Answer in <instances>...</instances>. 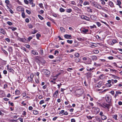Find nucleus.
Instances as JSON below:
<instances>
[{
    "instance_id": "c9c22d12",
    "label": "nucleus",
    "mask_w": 122,
    "mask_h": 122,
    "mask_svg": "<svg viewBox=\"0 0 122 122\" xmlns=\"http://www.w3.org/2000/svg\"><path fill=\"white\" fill-rule=\"evenodd\" d=\"M38 16L39 18L41 20H42L43 19V18L40 15H38Z\"/></svg>"
},
{
    "instance_id": "dca6fc26",
    "label": "nucleus",
    "mask_w": 122,
    "mask_h": 122,
    "mask_svg": "<svg viewBox=\"0 0 122 122\" xmlns=\"http://www.w3.org/2000/svg\"><path fill=\"white\" fill-rule=\"evenodd\" d=\"M101 117L102 119L103 120H106L107 119V117L104 115L101 116Z\"/></svg>"
},
{
    "instance_id": "a211bd4d",
    "label": "nucleus",
    "mask_w": 122,
    "mask_h": 122,
    "mask_svg": "<svg viewBox=\"0 0 122 122\" xmlns=\"http://www.w3.org/2000/svg\"><path fill=\"white\" fill-rule=\"evenodd\" d=\"M33 113L35 115H37L38 114V111L36 110H33Z\"/></svg>"
},
{
    "instance_id": "473e14b6",
    "label": "nucleus",
    "mask_w": 122,
    "mask_h": 122,
    "mask_svg": "<svg viewBox=\"0 0 122 122\" xmlns=\"http://www.w3.org/2000/svg\"><path fill=\"white\" fill-rule=\"evenodd\" d=\"M22 17L23 18H25V13L24 12V11L22 12Z\"/></svg>"
},
{
    "instance_id": "864d4df0",
    "label": "nucleus",
    "mask_w": 122,
    "mask_h": 122,
    "mask_svg": "<svg viewBox=\"0 0 122 122\" xmlns=\"http://www.w3.org/2000/svg\"><path fill=\"white\" fill-rule=\"evenodd\" d=\"M24 2L26 4H29V2L27 0H24Z\"/></svg>"
},
{
    "instance_id": "f704fd0d",
    "label": "nucleus",
    "mask_w": 122,
    "mask_h": 122,
    "mask_svg": "<svg viewBox=\"0 0 122 122\" xmlns=\"http://www.w3.org/2000/svg\"><path fill=\"white\" fill-rule=\"evenodd\" d=\"M7 23L10 25H12L13 24L11 22L9 21H8L7 22Z\"/></svg>"
},
{
    "instance_id": "5701e85b",
    "label": "nucleus",
    "mask_w": 122,
    "mask_h": 122,
    "mask_svg": "<svg viewBox=\"0 0 122 122\" xmlns=\"http://www.w3.org/2000/svg\"><path fill=\"white\" fill-rule=\"evenodd\" d=\"M89 4H90V3L89 2L87 1H85L84 2V3H83V5H89Z\"/></svg>"
},
{
    "instance_id": "3c124183",
    "label": "nucleus",
    "mask_w": 122,
    "mask_h": 122,
    "mask_svg": "<svg viewBox=\"0 0 122 122\" xmlns=\"http://www.w3.org/2000/svg\"><path fill=\"white\" fill-rule=\"evenodd\" d=\"M37 32V30H33V31H32V34H34L36 33Z\"/></svg>"
},
{
    "instance_id": "680f3d73",
    "label": "nucleus",
    "mask_w": 122,
    "mask_h": 122,
    "mask_svg": "<svg viewBox=\"0 0 122 122\" xmlns=\"http://www.w3.org/2000/svg\"><path fill=\"white\" fill-rule=\"evenodd\" d=\"M28 26L30 28H32L33 27L32 25L31 24H29L28 25Z\"/></svg>"
},
{
    "instance_id": "69168bd1",
    "label": "nucleus",
    "mask_w": 122,
    "mask_h": 122,
    "mask_svg": "<svg viewBox=\"0 0 122 122\" xmlns=\"http://www.w3.org/2000/svg\"><path fill=\"white\" fill-rule=\"evenodd\" d=\"M118 95V94H120L122 93V92H120L117 91L116 93Z\"/></svg>"
},
{
    "instance_id": "2f4dec72",
    "label": "nucleus",
    "mask_w": 122,
    "mask_h": 122,
    "mask_svg": "<svg viewBox=\"0 0 122 122\" xmlns=\"http://www.w3.org/2000/svg\"><path fill=\"white\" fill-rule=\"evenodd\" d=\"M72 11V10L71 9H68L66 10V11L68 13L71 12Z\"/></svg>"
},
{
    "instance_id": "ddd939ff",
    "label": "nucleus",
    "mask_w": 122,
    "mask_h": 122,
    "mask_svg": "<svg viewBox=\"0 0 122 122\" xmlns=\"http://www.w3.org/2000/svg\"><path fill=\"white\" fill-rule=\"evenodd\" d=\"M61 31L62 32H65V29L62 27H61L60 28Z\"/></svg>"
},
{
    "instance_id": "5fc2aeb1",
    "label": "nucleus",
    "mask_w": 122,
    "mask_h": 122,
    "mask_svg": "<svg viewBox=\"0 0 122 122\" xmlns=\"http://www.w3.org/2000/svg\"><path fill=\"white\" fill-rule=\"evenodd\" d=\"M76 43L75 42V44H73V46L74 47L77 46L78 45V43H77V44H76Z\"/></svg>"
},
{
    "instance_id": "aec40b11",
    "label": "nucleus",
    "mask_w": 122,
    "mask_h": 122,
    "mask_svg": "<svg viewBox=\"0 0 122 122\" xmlns=\"http://www.w3.org/2000/svg\"><path fill=\"white\" fill-rule=\"evenodd\" d=\"M94 69V68H91L88 67L87 68L86 70L88 71H92L93 69Z\"/></svg>"
},
{
    "instance_id": "39448f33",
    "label": "nucleus",
    "mask_w": 122,
    "mask_h": 122,
    "mask_svg": "<svg viewBox=\"0 0 122 122\" xmlns=\"http://www.w3.org/2000/svg\"><path fill=\"white\" fill-rule=\"evenodd\" d=\"M77 94L79 95H81L83 93V90L82 89H80L76 90V92Z\"/></svg>"
},
{
    "instance_id": "a878e982",
    "label": "nucleus",
    "mask_w": 122,
    "mask_h": 122,
    "mask_svg": "<svg viewBox=\"0 0 122 122\" xmlns=\"http://www.w3.org/2000/svg\"><path fill=\"white\" fill-rule=\"evenodd\" d=\"M20 92L19 90H17L15 91V94L17 95H19L20 94Z\"/></svg>"
},
{
    "instance_id": "603ef678",
    "label": "nucleus",
    "mask_w": 122,
    "mask_h": 122,
    "mask_svg": "<svg viewBox=\"0 0 122 122\" xmlns=\"http://www.w3.org/2000/svg\"><path fill=\"white\" fill-rule=\"evenodd\" d=\"M2 50L3 51V52H4L5 54L6 55H7L8 54V53L7 52V51H5V50L3 49H2Z\"/></svg>"
},
{
    "instance_id": "f3484780",
    "label": "nucleus",
    "mask_w": 122,
    "mask_h": 122,
    "mask_svg": "<svg viewBox=\"0 0 122 122\" xmlns=\"http://www.w3.org/2000/svg\"><path fill=\"white\" fill-rule=\"evenodd\" d=\"M93 60H96L97 59V57L95 56H92V57Z\"/></svg>"
},
{
    "instance_id": "412c9836",
    "label": "nucleus",
    "mask_w": 122,
    "mask_h": 122,
    "mask_svg": "<svg viewBox=\"0 0 122 122\" xmlns=\"http://www.w3.org/2000/svg\"><path fill=\"white\" fill-rule=\"evenodd\" d=\"M94 65L96 66L97 67L100 66H101V65L100 64H97L96 62L94 63Z\"/></svg>"
},
{
    "instance_id": "58836bf2",
    "label": "nucleus",
    "mask_w": 122,
    "mask_h": 122,
    "mask_svg": "<svg viewBox=\"0 0 122 122\" xmlns=\"http://www.w3.org/2000/svg\"><path fill=\"white\" fill-rule=\"evenodd\" d=\"M44 101L43 100H42L40 101L39 104H41L43 103H44Z\"/></svg>"
},
{
    "instance_id": "774afa93",
    "label": "nucleus",
    "mask_w": 122,
    "mask_h": 122,
    "mask_svg": "<svg viewBox=\"0 0 122 122\" xmlns=\"http://www.w3.org/2000/svg\"><path fill=\"white\" fill-rule=\"evenodd\" d=\"M19 120L21 122H23V119L21 118H19Z\"/></svg>"
},
{
    "instance_id": "bf43d9fd",
    "label": "nucleus",
    "mask_w": 122,
    "mask_h": 122,
    "mask_svg": "<svg viewBox=\"0 0 122 122\" xmlns=\"http://www.w3.org/2000/svg\"><path fill=\"white\" fill-rule=\"evenodd\" d=\"M97 24L98 25V26H100L101 25V24L99 22H97Z\"/></svg>"
},
{
    "instance_id": "09e8293b",
    "label": "nucleus",
    "mask_w": 122,
    "mask_h": 122,
    "mask_svg": "<svg viewBox=\"0 0 122 122\" xmlns=\"http://www.w3.org/2000/svg\"><path fill=\"white\" fill-rule=\"evenodd\" d=\"M73 70V69L72 68H69L67 69V70L71 72V71L72 70Z\"/></svg>"
},
{
    "instance_id": "7c9ffc66",
    "label": "nucleus",
    "mask_w": 122,
    "mask_h": 122,
    "mask_svg": "<svg viewBox=\"0 0 122 122\" xmlns=\"http://www.w3.org/2000/svg\"><path fill=\"white\" fill-rule=\"evenodd\" d=\"M77 39L79 41H82L84 40L83 39L81 38H77Z\"/></svg>"
},
{
    "instance_id": "a19ab883",
    "label": "nucleus",
    "mask_w": 122,
    "mask_h": 122,
    "mask_svg": "<svg viewBox=\"0 0 122 122\" xmlns=\"http://www.w3.org/2000/svg\"><path fill=\"white\" fill-rule=\"evenodd\" d=\"M10 28L13 31H14L16 29V28L15 27H11Z\"/></svg>"
},
{
    "instance_id": "9d476101",
    "label": "nucleus",
    "mask_w": 122,
    "mask_h": 122,
    "mask_svg": "<svg viewBox=\"0 0 122 122\" xmlns=\"http://www.w3.org/2000/svg\"><path fill=\"white\" fill-rule=\"evenodd\" d=\"M96 7L100 9H102L104 10V8H102L101 5L99 4H98Z\"/></svg>"
},
{
    "instance_id": "1a4fd4ad",
    "label": "nucleus",
    "mask_w": 122,
    "mask_h": 122,
    "mask_svg": "<svg viewBox=\"0 0 122 122\" xmlns=\"http://www.w3.org/2000/svg\"><path fill=\"white\" fill-rule=\"evenodd\" d=\"M5 2L6 4V6L7 7V8L10 9L8 5L9 4L10 1L9 0H6L5 1Z\"/></svg>"
},
{
    "instance_id": "8fccbe9b",
    "label": "nucleus",
    "mask_w": 122,
    "mask_h": 122,
    "mask_svg": "<svg viewBox=\"0 0 122 122\" xmlns=\"http://www.w3.org/2000/svg\"><path fill=\"white\" fill-rule=\"evenodd\" d=\"M58 92V90H57L55 92L53 95H56V96H57Z\"/></svg>"
},
{
    "instance_id": "052dcab7",
    "label": "nucleus",
    "mask_w": 122,
    "mask_h": 122,
    "mask_svg": "<svg viewBox=\"0 0 122 122\" xmlns=\"http://www.w3.org/2000/svg\"><path fill=\"white\" fill-rule=\"evenodd\" d=\"M32 37L31 36H30V37H29L28 39V41H30V40L31 39H32Z\"/></svg>"
},
{
    "instance_id": "f8f14e48",
    "label": "nucleus",
    "mask_w": 122,
    "mask_h": 122,
    "mask_svg": "<svg viewBox=\"0 0 122 122\" xmlns=\"http://www.w3.org/2000/svg\"><path fill=\"white\" fill-rule=\"evenodd\" d=\"M31 52L32 54L34 55H38V53L37 52H36V51L34 50H32L31 51Z\"/></svg>"
},
{
    "instance_id": "20e7f679",
    "label": "nucleus",
    "mask_w": 122,
    "mask_h": 122,
    "mask_svg": "<svg viewBox=\"0 0 122 122\" xmlns=\"http://www.w3.org/2000/svg\"><path fill=\"white\" fill-rule=\"evenodd\" d=\"M34 77V75L33 74H31L30 76L28 77V80L30 82H32V79Z\"/></svg>"
},
{
    "instance_id": "6e6552de",
    "label": "nucleus",
    "mask_w": 122,
    "mask_h": 122,
    "mask_svg": "<svg viewBox=\"0 0 122 122\" xmlns=\"http://www.w3.org/2000/svg\"><path fill=\"white\" fill-rule=\"evenodd\" d=\"M64 36L65 38L67 39H71V36L70 35L67 34L65 35Z\"/></svg>"
},
{
    "instance_id": "4d7b16f0",
    "label": "nucleus",
    "mask_w": 122,
    "mask_h": 122,
    "mask_svg": "<svg viewBox=\"0 0 122 122\" xmlns=\"http://www.w3.org/2000/svg\"><path fill=\"white\" fill-rule=\"evenodd\" d=\"M48 57L51 59H52L54 58V56L52 55H50L48 56Z\"/></svg>"
},
{
    "instance_id": "2eb2a0df",
    "label": "nucleus",
    "mask_w": 122,
    "mask_h": 122,
    "mask_svg": "<svg viewBox=\"0 0 122 122\" xmlns=\"http://www.w3.org/2000/svg\"><path fill=\"white\" fill-rule=\"evenodd\" d=\"M109 4L110 7H113L114 6V5L112 2L110 1L109 3Z\"/></svg>"
},
{
    "instance_id": "a18cd8bd",
    "label": "nucleus",
    "mask_w": 122,
    "mask_h": 122,
    "mask_svg": "<svg viewBox=\"0 0 122 122\" xmlns=\"http://www.w3.org/2000/svg\"><path fill=\"white\" fill-rule=\"evenodd\" d=\"M59 53V51L57 50H56L55 51L54 54L55 55H56L57 54V55Z\"/></svg>"
},
{
    "instance_id": "de8ad7c7",
    "label": "nucleus",
    "mask_w": 122,
    "mask_h": 122,
    "mask_svg": "<svg viewBox=\"0 0 122 122\" xmlns=\"http://www.w3.org/2000/svg\"><path fill=\"white\" fill-rule=\"evenodd\" d=\"M65 111L64 110H63L61 111V112L59 113V115H60L64 113V112Z\"/></svg>"
},
{
    "instance_id": "393cba45",
    "label": "nucleus",
    "mask_w": 122,
    "mask_h": 122,
    "mask_svg": "<svg viewBox=\"0 0 122 122\" xmlns=\"http://www.w3.org/2000/svg\"><path fill=\"white\" fill-rule=\"evenodd\" d=\"M93 6H95V7H96V6H97V5L98 4H97V3L96 2H93Z\"/></svg>"
},
{
    "instance_id": "e2e57ef3",
    "label": "nucleus",
    "mask_w": 122,
    "mask_h": 122,
    "mask_svg": "<svg viewBox=\"0 0 122 122\" xmlns=\"http://www.w3.org/2000/svg\"><path fill=\"white\" fill-rule=\"evenodd\" d=\"M71 4L73 5H76V3L75 2L73 1H71Z\"/></svg>"
},
{
    "instance_id": "72a5a7b5",
    "label": "nucleus",
    "mask_w": 122,
    "mask_h": 122,
    "mask_svg": "<svg viewBox=\"0 0 122 122\" xmlns=\"http://www.w3.org/2000/svg\"><path fill=\"white\" fill-rule=\"evenodd\" d=\"M67 41L68 43L71 44H72L73 42L72 41L70 40H67Z\"/></svg>"
},
{
    "instance_id": "f03ea898",
    "label": "nucleus",
    "mask_w": 122,
    "mask_h": 122,
    "mask_svg": "<svg viewBox=\"0 0 122 122\" xmlns=\"http://www.w3.org/2000/svg\"><path fill=\"white\" fill-rule=\"evenodd\" d=\"M111 99L112 97L111 95H107V97H106V100L107 102L111 103Z\"/></svg>"
},
{
    "instance_id": "f257e3e1",
    "label": "nucleus",
    "mask_w": 122,
    "mask_h": 122,
    "mask_svg": "<svg viewBox=\"0 0 122 122\" xmlns=\"http://www.w3.org/2000/svg\"><path fill=\"white\" fill-rule=\"evenodd\" d=\"M111 106V103H104L102 104L101 105V106L106 109V111H109L110 106Z\"/></svg>"
},
{
    "instance_id": "37998d69",
    "label": "nucleus",
    "mask_w": 122,
    "mask_h": 122,
    "mask_svg": "<svg viewBox=\"0 0 122 122\" xmlns=\"http://www.w3.org/2000/svg\"><path fill=\"white\" fill-rule=\"evenodd\" d=\"M90 28L91 29L93 28H96V27L95 25H93V26H90Z\"/></svg>"
},
{
    "instance_id": "6ab92c4d",
    "label": "nucleus",
    "mask_w": 122,
    "mask_h": 122,
    "mask_svg": "<svg viewBox=\"0 0 122 122\" xmlns=\"http://www.w3.org/2000/svg\"><path fill=\"white\" fill-rule=\"evenodd\" d=\"M117 115H112V117L113 118L115 119L116 120H117Z\"/></svg>"
},
{
    "instance_id": "4468645a",
    "label": "nucleus",
    "mask_w": 122,
    "mask_h": 122,
    "mask_svg": "<svg viewBox=\"0 0 122 122\" xmlns=\"http://www.w3.org/2000/svg\"><path fill=\"white\" fill-rule=\"evenodd\" d=\"M104 78L105 76L103 74L101 75L99 77V78L101 79H104Z\"/></svg>"
},
{
    "instance_id": "cd10ccee",
    "label": "nucleus",
    "mask_w": 122,
    "mask_h": 122,
    "mask_svg": "<svg viewBox=\"0 0 122 122\" xmlns=\"http://www.w3.org/2000/svg\"><path fill=\"white\" fill-rule=\"evenodd\" d=\"M60 11L61 12H63L65 11V10L62 8H61L60 9Z\"/></svg>"
},
{
    "instance_id": "49530a36",
    "label": "nucleus",
    "mask_w": 122,
    "mask_h": 122,
    "mask_svg": "<svg viewBox=\"0 0 122 122\" xmlns=\"http://www.w3.org/2000/svg\"><path fill=\"white\" fill-rule=\"evenodd\" d=\"M20 41H21L23 42H24L25 40V39H24L23 38H20Z\"/></svg>"
},
{
    "instance_id": "c756f323",
    "label": "nucleus",
    "mask_w": 122,
    "mask_h": 122,
    "mask_svg": "<svg viewBox=\"0 0 122 122\" xmlns=\"http://www.w3.org/2000/svg\"><path fill=\"white\" fill-rule=\"evenodd\" d=\"M87 75L88 78L91 76H92L91 73H87Z\"/></svg>"
},
{
    "instance_id": "b1692460",
    "label": "nucleus",
    "mask_w": 122,
    "mask_h": 122,
    "mask_svg": "<svg viewBox=\"0 0 122 122\" xmlns=\"http://www.w3.org/2000/svg\"><path fill=\"white\" fill-rule=\"evenodd\" d=\"M117 5H119L121 4V2L119 0H117Z\"/></svg>"
},
{
    "instance_id": "423d86ee",
    "label": "nucleus",
    "mask_w": 122,
    "mask_h": 122,
    "mask_svg": "<svg viewBox=\"0 0 122 122\" xmlns=\"http://www.w3.org/2000/svg\"><path fill=\"white\" fill-rule=\"evenodd\" d=\"M17 11H24V8H22L21 6H19L17 7L16 8Z\"/></svg>"
},
{
    "instance_id": "79ce46f5",
    "label": "nucleus",
    "mask_w": 122,
    "mask_h": 122,
    "mask_svg": "<svg viewBox=\"0 0 122 122\" xmlns=\"http://www.w3.org/2000/svg\"><path fill=\"white\" fill-rule=\"evenodd\" d=\"M75 55L76 57H78L80 56V55L78 53H76L75 54Z\"/></svg>"
},
{
    "instance_id": "e433bc0d",
    "label": "nucleus",
    "mask_w": 122,
    "mask_h": 122,
    "mask_svg": "<svg viewBox=\"0 0 122 122\" xmlns=\"http://www.w3.org/2000/svg\"><path fill=\"white\" fill-rule=\"evenodd\" d=\"M8 50L9 51H10V52L12 51H13V49H12V47H9L8 49Z\"/></svg>"
},
{
    "instance_id": "338daca9",
    "label": "nucleus",
    "mask_w": 122,
    "mask_h": 122,
    "mask_svg": "<svg viewBox=\"0 0 122 122\" xmlns=\"http://www.w3.org/2000/svg\"><path fill=\"white\" fill-rule=\"evenodd\" d=\"M25 21L27 23H28L29 21V19L28 18H26L25 19Z\"/></svg>"
},
{
    "instance_id": "c85d7f7f",
    "label": "nucleus",
    "mask_w": 122,
    "mask_h": 122,
    "mask_svg": "<svg viewBox=\"0 0 122 122\" xmlns=\"http://www.w3.org/2000/svg\"><path fill=\"white\" fill-rule=\"evenodd\" d=\"M82 31L85 33H86L88 31V30L87 29H84L82 30Z\"/></svg>"
},
{
    "instance_id": "6e6d98bb",
    "label": "nucleus",
    "mask_w": 122,
    "mask_h": 122,
    "mask_svg": "<svg viewBox=\"0 0 122 122\" xmlns=\"http://www.w3.org/2000/svg\"><path fill=\"white\" fill-rule=\"evenodd\" d=\"M26 12L28 14H30L31 13L28 10H26Z\"/></svg>"
},
{
    "instance_id": "9b49d317",
    "label": "nucleus",
    "mask_w": 122,
    "mask_h": 122,
    "mask_svg": "<svg viewBox=\"0 0 122 122\" xmlns=\"http://www.w3.org/2000/svg\"><path fill=\"white\" fill-rule=\"evenodd\" d=\"M0 30H1V33L5 35V34L6 33L5 30L4 29H3L2 28H1L0 29Z\"/></svg>"
},
{
    "instance_id": "0e129e2a",
    "label": "nucleus",
    "mask_w": 122,
    "mask_h": 122,
    "mask_svg": "<svg viewBox=\"0 0 122 122\" xmlns=\"http://www.w3.org/2000/svg\"><path fill=\"white\" fill-rule=\"evenodd\" d=\"M68 114V112H66V111L65 112H64L63 114V115H67Z\"/></svg>"
},
{
    "instance_id": "0eeeda50",
    "label": "nucleus",
    "mask_w": 122,
    "mask_h": 122,
    "mask_svg": "<svg viewBox=\"0 0 122 122\" xmlns=\"http://www.w3.org/2000/svg\"><path fill=\"white\" fill-rule=\"evenodd\" d=\"M81 18L82 19L86 20L87 21H89L90 19L89 18L86 16H82Z\"/></svg>"
},
{
    "instance_id": "4be33fe9",
    "label": "nucleus",
    "mask_w": 122,
    "mask_h": 122,
    "mask_svg": "<svg viewBox=\"0 0 122 122\" xmlns=\"http://www.w3.org/2000/svg\"><path fill=\"white\" fill-rule=\"evenodd\" d=\"M112 44L113 45L117 42V40L115 39H114L112 41Z\"/></svg>"
},
{
    "instance_id": "4c0bfd02",
    "label": "nucleus",
    "mask_w": 122,
    "mask_h": 122,
    "mask_svg": "<svg viewBox=\"0 0 122 122\" xmlns=\"http://www.w3.org/2000/svg\"><path fill=\"white\" fill-rule=\"evenodd\" d=\"M107 122H114V121L111 119H108L107 120Z\"/></svg>"
},
{
    "instance_id": "bb28decb",
    "label": "nucleus",
    "mask_w": 122,
    "mask_h": 122,
    "mask_svg": "<svg viewBox=\"0 0 122 122\" xmlns=\"http://www.w3.org/2000/svg\"><path fill=\"white\" fill-rule=\"evenodd\" d=\"M36 36L37 39H39V38L41 36V35L39 34H37L36 35Z\"/></svg>"
},
{
    "instance_id": "ea45409f",
    "label": "nucleus",
    "mask_w": 122,
    "mask_h": 122,
    "mask_svg": "<svg viewBox=\"0 0 122 122\" xmlns=\"http://www.w3.org/2000/svg\"><path fill=\"white\" fill-rule=\"evenodd\" d=\"M97 120L98 122H102V121L100 118H97Z\"/></svg>"
},
{
    "instance_id": "c03bdc74",
    "label": "nucleus",
    "mask_w": 122,
    "mask_h": 122,
    "mask_svg": "<svg viewBox=\"0 0 122 122\" xmlns=\"http://www.w3.org/2000/svg\"><path fill=\"white\" fill-rule=\"evenodd\" d=\"M39 5L40 7L42 8H43V4L42 3L41 4H39Z\"/></svg>"
},
{
    "instance_id": "7ed1b4c3",
    "label": "nucleus",
    "mask_w": 122,
    "mask_h": 122,
    "mask_svg": "<svg viewBox=\"0 0 122 122\" xmlns=\"http://www.w3.org/2000/svg\"><path fill=\"white\" fill-rule=\"evenodd\" d=\"M43 71L44 72V74L47 77L49 76L50 74V71L46 69H44Z\"/></svg>"
},
{
    "instance_id": "13d9d810",
    "label": "nucleus",
    "mask_w": 122,
    "mask_h": 122,
    "mask_svg": "<svg viewBox=\"0 0 122 122\" xmlns=\"http://www.w3.org/2000/svg\"><path fill=\"white\" fill-rule=\"evenodd\" d=\"M29 3L31 5L33 3V1L32 0H29Z\"/></svg>"
}]
</instances>
